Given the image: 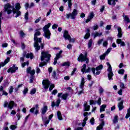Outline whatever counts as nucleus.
Segmentation results:
<instances>
[{
    "instance_id": "obj_1",
    "label": "nucleus",
    "mask_w": 130,
    "mask_h": 130,
    "mask_svg": "<svg viewBox=\"0 0 130 130\" xmlns=\"http://www.w3.org/2000/svg\"><path fill=\"white\" fill-rule=\"evenodd\" d=\"M4 10L5 12H7L8 15H10L12 12H13V14H16L15 18H18V17L21 16V11L15 10V8H13V6H12L10 3H7L5 5Z\"/></svg>"
},
{
    "instance_id": "obj_2",
    "label": "nucleus",
    "mask_w": 130,
    "mask_h": 130,
    "mask_svg": "<svg viewBox=\"0 0 130 130\" xmlns=\"http://www.w3.org/2000/svg\"><path fill=\"white\" fill-rule=\"evenodd\" d=\"M41 34V32H40V31H39V29L36 30V32L34 35V40L35 41L34 46L36 51H38L39 50H40L41 47L40 46H39V43H41L42 39H41V38H37V36H40Z\"/></svg>"
},
{
    "instance_id": "obj_3",
    "label": "nucleus",
    "mask_w": 130,
    "mask_h": 130,
    "mask_svg": "<svg viewBox=\"0 0 130 130\" xmlns=\"http://www.w3.org/2000/svg\"><path fill=\"white\" fill-rule=\"evenodd\" d=\"M51 57V55H50L48 52L42 51L41 52V60L43 62H42L39 64V67L42 68V67L45 66V64H46V62L50 59Z\"/></svg>"
},
{
    "instance_id": "obj_4",
    "label": "nucleus",
    "mask_w": 130,
    "mask_h": 130,
    "mask_svg": "<svg viewBox=\"0 0 130 130\" xmlns=\"http://www.w3.org/2000/svg\"><path fill=\"white\" fill-rule=\"evenodd\" d=\"M51 25V23H49L48 24L45 25L43 28V32H44V36L47 39H50V35H51V34H50V31H49V29Z\"/></svg>"
},
{
    "instance_id": "obj_5",
    "label": "nucleus",
    "mask_w": 130,
    "mask_h": 130,
    "mask_svg": "<svg viewBox=\"0 0 130 130\" xmlns=\"http://www.w3.org/2000/svg\"><path fill=\"white\" fill-rule=\"evenodd\" d=\"M107 66H108V68L107 69L108 72V78L109 80V81H112L113 79H112L113 76H114V74H113V72H112V67H111V65L109 63V62H107L106 63Z\"/></svg>"
},
{
    "instance_id": "obj_6",
    "label": "nucleus",
    "mask_w": 130,
    "mask_h": 130,
    "mask_svg": "<svg viewBox=\"0 0 130 130\" xmlns=\"http://www.w3.org/2000/svg\"><path fill=\"white\" fill-rule=\"evenodd\" d=\"M63 37H64L65 40H69V41L71 43L72 42L74 43L75 41H76L75 38L72 39V37H71V36L69 35V31L67 30H65L64 31Z\"/></svg>"
},
{
    "instance_id": "obj_7",
    "label": "nucleus",
    "mask_w": 130,
    "mask_h": 130,
    "mask_svg": "<svg viewBox=\"0 0 130 130\" xmlns=\"http://www.w3.org/2000/svg\"><path fill=\"white\" fill-rule=\"evenodd\" d=\"M87 52H85V55L84 56L83 54H80L79 57L77 58L78 61H86V63H89V58H87Z\"/></svg>"
},
{
    "instance_id": "obj_8",
    "label": "nucleus",
    "mask_w": 130,
    "mask_h": 130,
    "mask_svg": "<svg viewBox=\"0 0 130 130\" xmlns=\"http://www.w3.org/2000/svg\"><path fill=\"white\" fill-rule=\"evenodd\" d=\"M42 84L45 89H48V88H49V86H51L52 89L54 88V84H52L50 85V82L48 80H44L42 82Z\"/></svg>"
},
{
    "instance_id": "obj_9",
    "label": "nucleus",
    "mask_w": 130,
    "mask_h": 130,
    "mask_svg": "<svg viewBox=\"0 0 130 130\" xmlns=\"http://www.w3.org/2000/svg\"><path fill=\"white\" fill-rule=\"evenodd\" d=\"M78 14V11L76 9H74L72 13H69L66 14V18L67 19H70V18H71L72 20L74 19H76V16H77Z\"/></svg>"
},
{
    "instance_id": "obj_10",
    "label": "nucleus",
    "mask_w": 130,
    "mask_h": 130,
    "mask_svg": "<svg viewBox=\"0 0 130 130\" xmlns=\"http://www.w3.org/2000/svg\"><path fill=\"white\" fill-rule=\"evenodd\" d=\"M85 85V79L82 78L81 80V84L79 88L82 90L81 91H78V95L80 96V95H82V94H84V86Z\"/></svg>"
},
{
    "instance_id": "obj_11",
    "label": "nucleus",
    "mask_w": 130,
    "mask_h": 130,
    "mask_svg": "<svg viewBox=\"0 0 130 130\" xmlns=\"http://www.w3.org/2000/svg\"><path fill=\"white\" fill-rule=\"evenodd\" d=\"M38 108H39V107H38V105H36L35 107H33L31 109H30L29 111L31 113H33L34 112V110H35V114L36 115H37V114H38V113L39 112V111L38 110Z\"/></svg>"
},
{
    "instance_id": "obj_12",
    "label": "nucleus",
    "mask_w": 130,
    "mask_h": 130,
    "mask_svg": "<svg viewBox=\"0 0 130 130\" xmlns=\"http://www.w3.org/2000/svg\"><path fill=\"white\" fill-rule=\"evenodd\" d=\"M42 118L43 120V122L44 123V125H45V126H47V124L49 123L50 120L47 119V117L45 116H42Z\"/></svg>"
},
{
    "instance_id": "obj_13",
    "label": "nucleus",
    "mask_w": 130,
    "mask_h": 130,
    "mask_svg": "<svg viewBox=\"0 0 130 130\" xmlns=\"http://www.w3.org/2000/svg\"><path fill=\"white\" fill-rule=\"evenodd\" d=\"M60 99H58L56 102V103H55L54 102H53L51 103V107H54V106H56V107H58V106H59V104H60Z\"/></svg>"
},
{
    "instance_id": "obj_14",
    "label": "nucleus",
    "mask_w": 130,
    "mask_h": 130,
    "mask_svg": "<svg viewBox=\"0 0 130 130\" xmlns=\"http://www.w3.org/2000/svg\"><path fill=\"white\" fill-rule=\"evenodd\" d=\"M18 70V68L16 67V66L14 64L12 67L10 68L8 70V73H15L16 71Z\"/></svg>"
},
{
    "instance_id": "obj_15",
    "label": "nucleus",
    "mask_w": 130,
    "mask_h": 130,
    "mask_svg": "<svg viewBox=\"0 0 130 130\" xmlns=\"http://www.w3.org/2000/svg\"><path fill=\"white\" fill-rule=\"evenodd\" d=\"M83 106L84 107L85 111H89V110H90V105H88V103L87 102H85Z\"/></svg>"
},
{
    "instance_id": "obj_16",
    "label": "nucleus",
    "mask_w": 130,
    "mask_h": 130,
    "mask_svg": "<svg viewBox=\"0 0 130 130\" xmlns=\"http://www.w3.org/2000/svg\"><path fill=\"white\" fill-rule=\"evenodd\" d=\"M10 61V57H8L4 61V62H1L0 63V69L2 67H5Z\"/></svg>"
},
{
    "instance_id": "obj_17",
    "label": "nucleus",
    "mask_w": 130,
    "mask_h": 130,
    "mask_svg": "<svg viewBox=\"0 0 130 130\" xmlns=\"http://www.w3.org/2000/svg\"><path fill=\"white\" fill-rule=\"evenodd\" d=\"M63 3L66 4L68 2V7L69 9H72V6H73V3H72V0H62Z\"/></svg>"
},
{
    "instance_id": "obj_18",
    "label": "nucleus",
    "mask_w": 130,
    "mask_h": 130,
    "mask_svg": "<svg viewBox=\"0 0 130 130\" xmlns=\"http://www.w3.org/2000/svg\"><path fill=\"white\" fill-rule=\"evenodd\" d=\"M115 2H117V0H108V4L110 6H113L114 7L116 4Z\"/></svg>"
},
{
    "instance_id": "obj_19",
    "label": "nucleus",
    "mask_w": 130,
    "mask_h": 130,
    "mask_svg": "<svg viewBox=\"0 0 130 130\" xmlns=\"http://www.w3.org/2000/svg\"><path fill=\"white\" fill-rule=\"evenodd\" d=\"M92 36H93V38L95 39L96 37H100V36H102V32L95 31L94 34H92Z\"/></svg>"
},
{
    "instance_id": "obj_20",
    "label": "nucleus",
    "mask_w": 130,
    "mask_h": 130,
    "mask_svg": "<svg viewBox=\"0 0 130 130\" xmlns=\"http://www.w3.org/2000/svg\"><path fill=\"white\" fill-rule=\"evenodd\" d=\"M116 42L118 44H120L121 46H125V43L124 42H122L120 39H117Z\"/></svg>"
},
{
    "instance_id": "obj_21",
    "label": "nucleus",
    "mask_w": 130,
    "mask_h": 130,
    "mask_svg": "<svg viewBox=\"0 0 130 130\" xmlns=\"http://www.w3.org/2000/svg\"><path fill=\"white\" fill-rule=\"evenodd\" d=\"M118 107L119 108V110L120 111L123 109V101H121L120 103H118Z\"/></svg>"
},
{
    "instance_id": "obj_22",
    "label": "nucleus",
    "mask_w": 130,
    "mask_h": 130,
    "mask_svg": "<svg viewBox=\"0 0 130 130\" xmlns=\"http://www.w3.org/2000/svg\"><path fill=\"white\" fill-rule=\"evenodd\" d=\"M46 111H47V106H45L41 109V113L43 115H44L45 113H46Z\"/></svg>"
},
{
    "instance_id": "obj_23",
    "label": "nucleus",
    "mask_w": 130,
    "mask_h": 130,
    "mask_svg": "<svg viewBox=\"0 0 130 130\" xmlns=\"http://www.w3.org/2000/svg\"><path fill=\"white\" fill-rule=\"evenodd\" d=\"M118 35L117 36H118V38H121L122 37V33H121V27H118Z\"/></svg>"
},
{
    "instance_id": "obj_24",
    "label": "nucleus",
    "mask_w": 130,
    "mask_h": 130,
    "mask_svg": "<svg viewBox=\"0 0 130 130\" xmlns=\"http://www.w3.org/2000/svg\"><path fill=\"white\" fill-rule=\"evenodd\" d=\"M14 105H15V102L13 101H11L9 104H8V108H10V109H13Z\"/></svg>"
},
{
    "instance_id": "obj_25",
    "label": "nucleus",
    "mask_w": 130,
    "mask_h": 130,
    "mask_svg": "<svg viewBox=\"0 0 130 130\" xmlns=\"http://www.w3.org/2000/svg\"><path fill=\"white\" fill-rule=\"evenodd\" d=\"M57 116L59 120H62V116H61V113L60 112V111H58L57 112Z\"/></svg>"
},
{
    "instance_id": "obj_26",
    "label": "nucleus",
    "mask_w": 130,
    "mask_h": 130,
    "mask_svg": "<svg viewBox=\"0 0 130 130\" xmlns=\"http://www.w3.org/2000/svg\"><path fill=\"white\" fill-rule=\"evenodd\" d=\"M69 95L70 94H69V93H65L62 95L61 98H62V99H63V100H67V99H68V98L69 97Z\"/></svg>"
},
{
    "instance_id": "obj_27",
    "label": "nucleus",
    "mask_w": 130,
    "mask_h": 130,
    "mask_svg": "<svg viewBox=\"0 0 130 130\" xmlns=\"http://www.w3.org/2000/svg\"><path fill=\"white\" fill-rule=\"evenodd\" d=\"M61 53H62V51H60L59 53H57L56 54V57L55 58H56L57 60L59 59V58L61 57Z\"/></svg>"
},
{
    "instance_id": "obj_28",
    "label": "nucleus",
    "mask_w": 130,
    "mask_h": 130,
    "mask_svg": "<svg viewBox=\"0 0 130 130\" xmlns=\"http://www.w3.org/2000/svg\"><path fill=\"white\" fill-rule=\"evenodd\" d=\"M106 105H103L100 107V112H102L103 111H105V109L106 108Z\"/></svg>"
},
{
    "instance_id": "obj_29",
    "label": "nucleus",
    "mask_w": 130,
    "mask_h": 130,
    "mask_svg": "<svg viewBox=\"0 0 130 130\" xmlns=\"http://www.w3.org/2000/svg\"><path fill=\"white\" fill-rule=\"evenodd\" d=\"M104 125V122H102V123L96 127V130L103 129V126Z\"/></svg>"
},
{
    "instance_id": "obj_30",
    "label": "nucleus",
    "mask_w": 130,
    "mask_h": 130,
    "mask_svg": "<svg viewBox=\"0 0 130 130\" xmlns=\"http://www.w3.org/2000/svg\"><path fill=\"white\" fill-rule=\"evenodd\" d=\"M118 122V116L115 115L113 119V123H117Z\"/></svg>"
},
{
    "instance_id": "obj_31",
    "label": "nucleus",
    "mask_w": 130,
    "mask_h": 130,
    "mask_svg": "<svg viewBox=\"0 0 130 130\" xmlns=\"http://www.w3.org/2000/svg\"><path fill=\"white\" fill-rule=\"evenodd\" d=\"M25 57L26 58H30V59H32V58H33V54L32 53H27L26 54Z\"/></svg>"
},
{
    "instance_id": "obj_32",
    "label": "nucleus",
    "mask_w": 130,
    "mask_h": 130,
    "mask_svg": "<svg viewBox=\"0 0 130 130\" xmlns=\"http://www.w3.org/2000/svg\"><path fill=\"white\" fill-rule=\"evenodd\" d=\"M86 68H87V65L86 64H84L82 66V68L81 69V72L83 74H85V72L86 71Z\"/></svg>"
},
{
    "instance_id": "obj_33",
    "label": "nucleus",
    "mask_w": 130,
    "mask_h": 130,
    "mask_svg": "<svg viewBox=\"0 0 130 130\" xmlns=\"http://www.w3.org/2000/svg\"><path fill=\"white\" fill-rule=\"evenodd\" d=\"M124 17V21L126 22V23H130V20L128 17L126 15H123Z\"/></svg>"
},
{
    "instance_id": "obj_34",
    "label": "nucleus",
    "mask_w": 130,
    "mask_h": 130,
    "mask_svg": "<svg viewBox=\"0 0 130 130\" xmlns=\"http://www.w3.org/2000/svg\"><path fill=\"white\" fill-rule=\"evenodd\" d=\"M92 43H93V40L92 39L89 40V41H88V48H91V47H92Z\"/></svg>"
},
{
    "instance_id": "obj_35",
    "label": "nucleus",
    "mask_w": 130,
    "mask_h": 130,
    "mask_svg": "<svg viewBox=\"0 0 130 130\" xmlns=\"http://www.w3.org/2000/svg\"><path fill=\"white\" fill-rule=\"evenodd\" d=\"M102 69H103V65L102 64H101L98 67H96L95 68V71H101V70H102Z\"/></svg>"
},
{
    "instance_id": "obj_36",
    "label": "nucleus",
    "mask_w": 130,
    "mask_h": 130,
    "mask_svg": "<svg viewBox=\"0 0 130 130\" xmlns=\"http://www.w3.org/2000/svg\"><path fill=\"white\" fill-rule=\"evenodd\" d=\"M87 120H88V117H85L82 124V126H85V125H86V124L87 123Z\"/></svg>"
},
{
    "instance_id": "obj_37",
    "label": "nucleus",
    "mask_w": 130,
    "mask_h": 130,
    "mask_svg": "<svg viewBox=\"0 0 130 130\" xmlns=\"http://www.w3.org/2000/svg\"><path fill=\"white\" fill-rule=\"evenodd\" d=\"M14 92V86H10L9 88V94H12Z\"/></svg>"
},
{
    "instance_id": "obj_38",
    "label": "nucleus",
    "mask_w": 130,
    "mask_h": 130,
    "mask_svg": "<svg viewBox=\"0 0 130 130\" xmlns=\"http://www.w3.org/2000/svg\"><path fill=\"white\" fill-rule=\"evenodd\" d=\"M2 19H3V12H0V30H2Z\"/></svg>"
},
{
    "instance_id": "obj_39",
    "label": "nucleus",
    "mask_w": 130,
    "mask_h": 130,
    "mask_svg": "<svg viewBox=\"0 0 130 130\" xmlns=\"http://www.w3.org/2000/svg\"><path fill=\"white\" fill-rule=\"evenodd\" d=\"M15 8L17 10V11H19L20 9H21V5H20V3H18L16 4Z\"/></svg>"
},
{
    "instance_id": "obj_40",
    "label": "nucleus",
    "mask_w": 130,
    "mask_h": 130,
    "mask_svg": "<svg viewBox=\"0 0 130 130\" xmlns=\"http://www.w3.org/2000/svg\"><path fill=\"white\" fill-rule=\"evenodd\" d=\"M106 53H104L103 55L100 56V59H105V56H106Z\"/></svg>"
},
{
    "instance_id": "obj_41",
    "label": "nucleus",
    "mask_w": 130,
    "mask_h": 130,
    "mask_svg": "<svg viewBox=\"0 0 130 130\" xmlns=\"http://www.w3.org/2000/svg\"><path fill=\"white\" fill-rule=\"evenodd\" d=\"M62 67H70V64L69 62H65L62 63Z\"/></svg>"
},
{
    "instance_id": "obj_42",
    "label": "nucleus",
    "mask_w": 130,
    "mask_h": 130,
    "mask_svg": "<svg viewBox=\"0 0 130 130\" xmlns=\"http://www.w3.org/2000/svg\"><path fill=\"white\" fill-rule=\"evenodd\" d=\"M88 18L91 20H92V19L94 18V13L93 12H91L89 15L88 16Z\"/></svg>"
},
{
    "instance_id": "obj_43",
    "label": "nucleus",
    "mask_w": 130,
    "mask_h": 130,
    "mask_svg": "<svg viewBox=\"0 0 130 130\" xmlns=\"http://www.w3.org/2000/svg\"><path fill=\"white\" fill-rule=\"evenodd\" d=\"M95 119H94V118H92L90 120V122L91 123V124L92 125H94V124H95Z\"/></svg>"
},
{
    "instance_id": "obj_44",
    "label": "nucleus",
    "mask_w": 130,
    "mask_h": 130,
    "mask_svg": "<svg viewBox=\"0 0 130 130\" xmlns=\"http://www.w3.org/2000/svg\"><path fill=\"white\" fill-rule=\"evenodd\" d=\"M10 129L12 130H15L16 129V128H17V126L15 125H11L10 127Z\"/></svg>"
},
{
    "instance_id": "obj_45",
    "label": "nucleus",
    "mask_w": 130,
    "mask_h": 130,
    "mask_svg": "<svg viewBox=\"0 0 130 130\" xmlns=\"http://www.w3.org/2000/svg\"><path fill=\"white\" fill-rule=\"evenodd\" d=\"M90 37V33L87 32L84 36V39H88Z\"/></svg>"
},
{
    "instance_id": "obj_46",
    "label": "nucleus",
    "mask_w": 130,
    "mask_h": 130,
    "mask_svg": "<svg viewBox=\"0 0 130 130\" xmlns=\"http://www.w3.org/2000/svg\"><path fill=\"white\" fill-rule=\"evenodd\" d=\"M118 74H120V75H123V74H124V70L121 69V70H119Z\"/></svg>"
},
{
    "instance_id": "obj_47",
    "label": "nucleus",
    "mask_w": 130,
    "mask_h": 130,
    "mask_svg": "<svg viewBox=\"0 0 130 130\" xmlns=\"http://www.w3.org/2000/svg\"><path fill=\"white\" fill-rule=\"evenodd\" d=\"M107 45H108V42H107V41H105L103 43V46H104V47H106Z\"/></svg>"
},
{
    "instance_id": "obj_48",
    "label": "nucleus",
    "mask_w": 130,
    "mask_h": 130,
    "mask_svg": "<svg viewBox=\"0 0 130 130\" xmlns=\"http://www.w3.org/2000/svg\"><path fill=\"white\" fill-rule=\"evenodd\" d=\"M36 93V89L34 88L30 91V94L31 95H34V94H35Z\"/></svg>"
},
{
    "instance_id": "obj_49",
    "label": "nucleus",
    "mask_w": 130,
    "mask_h": 130,
    "mask_svg": "<svg viewBox=\"0 0 130 130\" xmlns=\"http://www.w3.org/2000/svg\"><path fill=\"white\" fill-rule=\"evenodd\" d=\"M27 92H28V88H25L23 91V94L24 95H26Z\"/></svg>"
},
{
    "instance_id": "obj_50",
    "label": "nucleus",
    "mask_w": 130,
    "mask_h": 130,
    "mask_svg": "<svg viewBox=\"0 0 130 130\" xmlns=\"http://www.w3.org/2000/svg\"><path fill=\"white\" fill-rule=\"evenodd\" d=\"M30 75H31V77H32L33 76H34V75H35V70H32L30 71V72L29 73Z\"/></svg>"
},
{
    "instance_id": "obj_51",
    "label": "nucleus",
    "mask_w": 130,
    "mask_h": 130,
    "mask_svg": "<svg viewBox=\"0 0 130 130\" xmlns=\"http://www.w3.org/2000/svg\"><path fill=\"white\" fill-rule=\"evenodd\" d=\"M57 90L55 89L52 92L51 94L52 95H56V94H57Z\"/></svg>"
},
{
    "instance_id": "obj_52",
    "label": "nucleus",
    "mask_w": 130,
    "mask_h": 130,
    "mask_svg": "<svg viewBox=\"0 0 130 130\" xmlns=\"http://www.w3.org/2000/svg\"><path fill=\"white\" fill-rule=\"evenodd\" d=\"M30 5H29V3H26L24 7H25V10H28V9L29 8Z\"/></svg>"
},
{
    "instance_id": "obj_53",
    "label": "nucleus",
    "mask_w": 130,
    "mask_h": 130,
    "mask_svg": "<svg viewBox=\"0 0 130 130\" xmlns=\"http://www.w3.org/2000/svg\"><path fill=\"white\" fill-rule=\"evenodd\" d=\"M104 92V89L102 87H100L99 88V92L100 94H102V93Z\"/></svg>"
},
{
    "instance_id": "obj_54",
    "label": "nucleus",
    "mask_w": 130,
    "mask_h": 130,
    "mask_svg": "<svg viewBox=\"0 0 130 130\" xmlns=\"http://www.w3.org/2000/svg\"><path fill=\"white\" fill-rule=\"evenodd\" d=\"M103 40H104V39H101L99 40V41L98 42V44L99 45H100V44H101L102 43V42H103Z\"/></svg>"
},
{
    "instance_id": "obj_55",
    "label": "nucleus",
    "mask_w": 130,
    "mask_h": 130,
    "mask_svg": "<svg viewBox=\"0 0 130 130\" xmlns=\"http://www.w3.org/2000/svg\"><path fill=\"white\" fill-rule=\"evenodd\" d=\"M111 49H112V48H109L107 50L106 53V55L108 54V53H109L110 52V51H111Z\"/></svg>"
},
{
    "instance_id": "obj_56",
    "label": "nucleus",
    "mask_w": 130,
    "mask_h": 130,
    "mask_svg": "<svg viewBox=\"0 0 130 130\" xmlns=\"http://www.w3.org/2000/svg\"><path fill=\"white\" fill-rule=\"evenodd\" d=\"M120 86L121 89H124V84H123V83L120 82Z\"/></svg>"
},
{
    "instance_id": "obj_57",
    "label": "nucleus",
    "mask_w": 130,
    "mask_h": 130,
    "mask_svg": "<svg viewBox=\"0 0 130 130\" xmlns=\"http://www.w3.org/2000/svg\"><path fill=\"white\" fill-rule=\"evenodd\" d=\"M4 107H5V108L9 107V103L5 102L4 103Z\"/></svg>"
},
{
    "instance_id": "obj_58",
    "label": "nucleus",
    "mask_w": 130,
    "mask_h": 130,
    "mask_svg": "<svg viewBox=\"0 0 130 130\" xmlns=\"http://www.w3.org/2000/svg\"><path fill=\"white\" fill-rule=\"evenodd\" d=\"M97 104H98V105H101V98H99L97 101Z\"/></svg>"
},
{
    "instance_id": "obj_59",
    "label": "nucleus",
    "mask_w": 130,
    "mask_h": 130,
    "mask_svg": "<svg viewBox=\"0 0 130 130\" xmlns=\"http://www.w3.org/2000/svg\"><path fill=\"white\" fill-rule=\"evenodd\" d=\"M72 47H73V46L71 44H69L67 45V48L68 49H72Z\"/></svg>"
},
{
    "instance_id": "obj_60",
    "label": "nucleus",
    "mask_w": 130,
    "mask_h": 130,
    "mask_svg": "<svg viewBox=\"0 0 130 130\" xmlns=\"http://www.w3.org/2000/svg\"><path fill=\"white\" fill-rule=\"evenodd\" d=\"M40 20H41V17H39L38 19H37L35 20V23L36 24H37V23H39V21H40Z\"/></svg>"
},
{
    "instance_id": "obj_61",
    "label": "nucleus",
    "mask_w": 130,
    "mask_h": 130,
    "mask_svg": "<svg viewBox=\"0 0 130 130\" xmlns=\"http://www.w3.org/2000/svg\"><path fill=\"white\" fill-rule=\"evenodd\" d=\"M89 104H90V105H92V104H96V103H94V101L93 100H91L89 101Z\"/></svg>"
},
{
    "instance_id": "obj_62",
    "label": "nucleus",
    "mask_w": 130,
    "mask_h": 130,
    "mask_svg": "<svg viewBox=\"0 0 130 130\" xmlns=\"http://www.w3.org/2000/svg\"><path fill=\"white\" fill-rule=\"evenodd\" d=\"M57 27H58V25H57V24H54V25H53L52 28V29H53L54 30V29H56V28Z\"/></svg>"
},
{
    "instance_id": "obj_63",
    "label": "nucleus",
    "mask_w": 130,
    "mask_h": 130,
    "mask_svg": "<svg viewBox=\"0 0 130 130\" xmlns=\"http://www.w3.org/2000/svg\"><path fill=\"white\" fill-rule=\"evenodd\" d=\"M105 9V7L104 6H102L100 9V12H101V13H103V11H104Z\"/></svg>"
},
{
    "instance_id": "obj_64",
    "label": "nucleus",
    "mask_w": 130,
    "mask_h": 130,
    "mask_svg": "<svg viewBox=\"0 0 130 130\" xmlns=\"http://www.w3.org/2000/svg\"><path fill=\"white\" fill-rule=\"evenodd\" d=\"M28 12H26L24 15V18L25 20H28Z\"/></svg>"
}]
</instances>
